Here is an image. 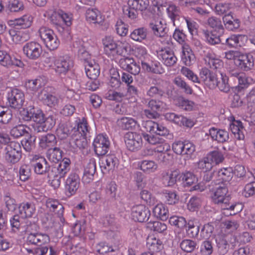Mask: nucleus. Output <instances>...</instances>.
Listing matches in <instances>:
<instances>
[{"mask_svg": "<svg viewBox=\"0 0 255 255\" xmlns=\"http://www.w3.org/2000/svg\"><path fill=\"white\" fill-rule=\"evenodd\" d=\"M149 7V0H128V7L123 9L126 15L134 19L137 17L139 12H143L147 10Z\"/></svg>", "mask_w": 255, "mask_h": 255, "instance_id": "nucleus-1", "label": "nucleus"}, {"mask_svg": "<svg viewBox=\"0 0 255 255\" xmlns=\"http://www.w3.org/2000/svg\"><path fill=\"white\" fill-rule=\"evenodd\" d=\"M39 33L46 46L50 50H54L58 47L59 41L52 30L42 27L39 29Z\"/></svg>", "mask_w": 255, "mask_h": 255, "instance_id": "nucleus-2", "label": "nucleus"}, {"mask_svg": "<svg viewBox=\"0 0 255 255\" xmlns=\"http://www.w3.org/2000/svg\"><path fill=\"white\" fill-rule=\"evenodd\" d=\"M39 115H37L38 117L35 118V125L34 126V130L37 132H46L51 129L55 125V119L52 116H49L47 118L41 111Z\"/></svg>", "mask_w": 255, "mask_h": 255, "instance_id": "nucleus-3", "label": "nucleus"}, {"mask_svg": "<svg viewBox=\"0 0 255 255\" xmlns=\"http://www.w3.org/2000/svg\"><path fill=\"white\" fill-rule=\"evenodd\" d=\"M6 98L8 106L15 110L21 109L24 102V93L16 88L10 89L7 92Z\"/></svg>", "mask_w": 255, "mask_h": 255, "instance_id": "nucleus-4", "label": "nucleus"}, {"mask_svg": "<svg viewBox=\"0 0 255 255\" xmlns=\"http://www.w3.org/2000/svg\"><path fill=\"white\" fill-rule=\"evenodd\" d=\"M20 149L18 142H10L5 148L4 158L6 161L12 164L17 163L21 157Z\"/></svg>", "mask_w": 255, "mask_h": 255, "instance_id": "nucleus-5", "label": "nucleus"}, {"mask_svg": "<svg viewBox=\"0 0 255 255\" xmlns=\"http://www.w3.org/2000/svg\"><path fill=\"white\" fill-rule=\"evenodd\" d=\"M127 148L131 151H136L142 145V135L135 132H127L124 136Z\"/></svg>", "mask_w": 255, "mask_h": 255, "instance_id": "nucleus-6", "label": "nucleus"}, {"mask_svg": "<svg viewBox=\"0 0 255 255\" xmlns=\"http://www.w3.org/2000/svg\"><path fill=\"white\" fill-rule=\"evenodd\" d=\"M30 161L34 172L37 174H45L50 170V166L43 156L34 155Z\"/></svg>", "mask_w": 255, "mask_h": 255, "instance_id": "nucleus-7", "label": "nucleus"}, {"mask_svg": "<svg viewBox=\"0 0 255 255\" xmlns=\"http://www.w3.org/2000/svg\"><path fill=\"white\" fill-rule=\"evenodd\" d=\"M110 141L108 138L103 134H99L93 142L94 151L98 156L105 155L110 149Z\"/></svg>", "mask_w": 255, "mask_h": 255, "instance_id": "nucleus-8", "label": "nucleus"}, {"mask_svg": "<svg viewBox=\"0 0 255 255\" xmlns=\"http://www.w3.org/2000/svg\"><path fill=\"white\" fill-rule=\"evenodd\" d=\"M80 184V179L76 173H72L65 182V194L68 197H71L76 194Z\"/></svg>", "mask_w": 255, "mask_h": 255, "instance_id": "nucleus-9", "label": "nucleus"}, {"mask_svg": "<svg viewBox=\"0 0 255 255\" xmlns=\"http://www.w3.org/2000/svg\"><path fill=\"white\" fill-rule=\"evenodd\" d=\"M131 216L135 221L145 222L150 216V211L143 205L134 206L131 209Z\"/></svg>", "mask_w": 255, "mask_h": 255, "instance_id": "nucleus-10", "label": "nucleus"}, {"mask_svg": "<svg viewBox=\"0 0 255 255\" xmlns=\"http://www.w3.org/2000/svg\"><path fill=\"white\" fill-rule=\"evenodd\" d=\"M23 51L27 58L31 60H36L40 57L42 48L38 43L29 42L24 45Z\"/></svg>", "mask_w": 255, "mask_h": 255, "instance_id": "nucleus-11", "label": "nucleus"}, {"mask_svg": "<svg viewBox=\"0 0 255 255\" xmlns=\"http://www.w3.org/2000/svg\"><path fill=\"white\" fill-rule=\"evenodd\" d=\"M119 63L121 68L134 75L138 74L140 71L139 65L132 58H122L119 60Z\"/></svg>", "mask_w": 255, "mask_h": 255, "instance_id": "nucleus-12", "label": "nucleus"}, {"mask_svg": "<svg viewBox=\"0 0 255 255\" xmlns=\"http://www.w3.org/2000/svg\"><path fill=\"white\" fill-rule=\"evenodd\" d=\"M233 176V170L231 168L221 169L216 173V179L212 182V184L216 185H227Z\"/></svg>", "mask_w": 255, "mask_h": 255, "instance_id": "nucleus-13", "label": "nucleus"}, {"mask_svg": "<svg viewBox=\"0 0 255 255\" xmlns=\"http://www.w3.org/2000/svg\"><path fill=\"white\" fill-rule=\"evenodd\" d=\"M26 242L28 244L41 247L49 243L50 238L46 234L29 233L27 237Z\"/></svg>", "mask_w": 255, "mask_h": 255, "instance_id": "nucleus-14", "label": "nucleus"}, {"mask_svg": "<svg viewBox=\"0 0 255 255\" xmlns=\"http://www.w3.org/2000/svg\"><path fill=\"white\" fill-rule=\"evenodd\" d=\"M235 64L243 71H248L254 66L253 56L250 54H240L235 60Z\"/></svg>", "mask_w": 255, "mask_h": 255, "instance_id": "nucleus-15", "label": "nucleus"}, {"mask_svg": "<svg viewBox=\"0 0 255 255\" xmlns=\"http://www.w3.org/2000/svg\"><path fill=\"white\" fill-rule=\"evenodd\" d=\"M218 186L215 189L211 190L213 192L211 195L212 201L217 204H220L221 202H223L225 200L226 202L227 198L229 196L227 194L228 192V190L226 186L218 185Z\"/></svg>", "mask_w": 255, "mask_h": 255, "instance_id": "nucleus-16", "label": "nucleus"}, {"mask_svg": "<svg viewBox=\"0 0 255 255\" xmlns=\"http://www.w3.org/2000/svg\"><path fill=\"white\" fill-rule=\"evenodd\" d=\"M119 164L118 158L115 154H108L103 158L101 167L103 172L105 170L106 172L114 171Z\"/></svg>", "mask_w": 255, "mask_h": 255, "instance_id": "nucleus-17", "label": "nucleus"}, {"mask_svg": "<svg viewBox=\"0 0 255 255\" xmlns=\"http://www.w3.org/2000/svg\"><path fill=\"white\" fill-rule=\"evenodd\" d=\"M165 118L180 126H185L187 127H192L193 126V123L190 120L187 119L181 115L173 113H166L165 115Z\"/></svg>", "mask_w": 255, "mask_h": 255, "instance_id": "nucleus-18", "label": "nucleus"}, {"mask_svg": "<svg viewBox=\"0 0 255 255\" xmlns=\"http://www.w3.org/2000/svg\"><path fill=\"white\" fill-rule=\"evenodd\" d=\"M159 56L161 57L163 63L167 66H173L177 61L173 51L169 48L161 49Z\"/></svg>", "mask_w": 255, "mask_h": 255, "instance_id": "nucleus-19", "label": "nucleus"}, {"mask_svg": "<svg viewBox=\"0 0 255 255\" xmlns=\"http://www.w3.org/2000/svg\"><path fill=\"white\" fill-rule=\"evenodd\" d=\"M203 34L206 41L211 45H215L221 42V37L223 34L222 30L217 31L213 30L209 31L208 30H203Z\"/></svg>", "mask_w": 255, "mask_h": 255, "instance_id": "nucleus-20", "label": "nucleus"}, {"mask_svg": "<svg viewBox=\"0 0 255 255\" xmlns=\"http://www.w3.org/2000/svg\"><path fill=\"white\" fill-rule=\"evenodd\" d=\"M96 171V165L95 160L93 158L91 159L85 167L82 178L83 181L86 183H90L93 180Z\"/></svg>", "mask_w": 255, "mask_h": 255, "instance_id": "nucleus-21", "label": "nucleus"}, {"mask_svg": "<svg viewBox=\"0 0 255 255\" xmlns=\"http://www.w3.org/2000/svg\"><path fill=\"white\" fill-rule=\"evenodd\" d=\"M215 241L217 244V252L219 255H226L230 251L233 250L231 245L222 236H217Z\"/></svg>", "mask_w": 255, "mask_h": 255, "instance_id": "nucleus-22", "label": "nucleus"}, {"mask_svg": "<svg viewBox=\"0 0 255 255\" xmlns=\"http://www.w3.org/2000/svg\"><path fill=\"white\" fill-rule=\"evenodd\" d=\"M38 99L50 107L55 106L58 103L57 98L49 93L45 89H43L38 95Z\"/></svg>", "mask_w": 255, "mask_h": 255, "instance_id": "nucleus-23", "label": "nucleus"}, {"mask_svg": "<svg viewBox=\"0 0 255 255\" xmlns=\"http://www.w3.org/2000/svg\"><path fill=\"white\" fill-rule=\"evenodd\" d=\"M181 60L187 66L192 65L195 62V55L188 45H184L182 47Z\"/></svg>", "mask_w": 255, "mask_h": 255, "instance_id": "nucleus-24", "label": "nucleus"}, {"mask_svg": "<svg viewBox=\"0 0 255 255\" xmlns=\"http://www.w3.org/2000/svg\"><path fill=\"white\" fill-rule=\"evenodd\" d=\"M209 134L212 139L218 142L223 143L229 138L228 132L223 129L212 128L209 130Z\"/></svg>", "mask_w": 255, "mask_h": 255, "instance_id": "nucleus-25", "label": "nucleus"}, {"mask_svg": "<svg viewBox=\"0 0 255 255\" xmlns=\"http://www.w3.org/2000/svg\"><path fill=\"white\" fill-rule=\"evenodd\" d=\"M55 69L59 74H66L69 70L72 64L69 59L61 57L55 62Z\"/></svg>", "mask_w": 255, "mask_h": 255, "instance_id": "nucleus-26", "label": "nucleus"}, {"mask_svg": "<svg viewBox=\"0 0 255 255\" xmlns=\"http://www.w3.org/2000/svg\"><path fill=\"white\" fill-rule=\"evenodd\" d=\"M85 71L87 77L91 80H97L100 75L99 65L94 62H88V64L85 65Z\"/></svg>", "mask_w": 255, "mask_h": 255, "instance_id": "nucleus-27", "label": "nucleus"}, {"mask_svg": "<svg viewBox=\"0 0 255 255\" xmlns=\"http://www.w3.org/2000/svg\"><path fill=\"white\" fill-rule=\"evenodd\" d=\"M19 212L22 218L31 217L34 213L35 208L32 203H22L18 207Z\"/></svg>", "mask_w": 255, "mask_h": 255, "instance_id": "nucleus-28", "label": "nucleus"}, {"mask_svg": "<svg viewBox=\"0 0 255 255\" xmlns=\"http://www.w3.org/2000/svg\"><path fill=\"white\" fill-rule=\"evenodd\" d=\"M40 112L41 110H37L36 112L33 108L31 107L26 109L22 108L20 111V119L26 122L30 121L31 119H33L35 122V119L37 118L35 117H38L37 115H39Z\"/></svg>", "mask_w": 255, "mask_h": 255, "instance_id": "nucleus-29", "label": "nucleus"}, {"mask_svg": "<svg viewBox=\"0 0 255 255\" xmlns=\"http://www.w3.org/2000/svg\"><path fill=\"white\" fill-rule=\"evenodd\" d=\"M225 26L229 30H234L238 29L240 25L239 19L235 18L230 13L226 14L223 17Z\"/></svg>", "mask_w": 255, "mask_h": 255, "instance_id": "nucleus-30", "label": "nucleus"}, {"mask_svg": "<svg viewBox=\"0 0 255 255\" xmlns=\"http://www.w3.org/2000/svg\"><path fill=\"white\" fill-rule=\"evenodd\" d=\"M246 37L242 35H232L226 39V44L230 48L241 47L244 44V39Z\"/></svg>", "mask_w": 255, "mask_h": 255, "instance_id": "nucleus-31", "label": "nucleus"}, {"mask_svg": "<svg viewBox=\"0 0 255 255\" xmlns=\"http://www.w3.org/2000/svg\"><path fill=\"white\" fill-rule=\"evenodd\" d=\"M153 215L162 221L166 220L169 216L168 209L162 204H157L152 209Z\"/></svg>", "mask_w": 255, "mask_h": 255, "instance_id": "nucleus-32", "label": "nucleus"}, {"mask_svg": "<svg viewBox=\"0 0 255 255\" xmlns=\"http://www.w3.org/2000/svg\"><path fill=\"white\" fill-rule=\"evenodd\" d=\"M57 143L56 136L52 133L42 136L40 139L39 146L43 149L53 146Z\"/></svg>", "mask_w": 255, "mask_h": 255, "instance_id": "nucleus-33", "label": "nucleus"}, {"mask_svg": "<svg viewBox=\"0 0 255 255\" xmlns=\"http://www.w3.org/2000/svg\"><path fill=\"white\" fill-rule=\"evenodd\" d=\"M103 43L104 46L105 51L106 52L117 49V53L118 54H122L123 53V52H120V49L121 48L120 46L118 45L111 36H106L103 39Z\"/></svg>", "mask_w": 255, "mask_h": 255, "instance_id": "nucleus-34", "label": "nucleus"}, {"mask_svg": "<svg viewBox=\"0 0 255 255\" xmlns=\"http://www.w3.org/2000/svg\"><path fill=\"white\" fill-rule=\"evenodd\" d=\"M70 163V160L67 158H64L60 161L57 168V174L60 178H64L69 172Z\"/></svg>", "mask_w": 255, "mask_h": 255, "instance_id": "nucleus-35", "label": "nucleus"}, {"mask_svg": "<svg viewBox=\"0 0 255 255\" xmlns=\"http://www.w3.org/2000/svg\"><path fill=\"white\" fill-rule=\"evenodd\" d=\"M12 24L14 26H20V28H27L29 27L32 22V17L28 15H23L22 17L15 18L12 21Z\"/></svg>", "mask_w": 255, "mask_h": 255, "instance_id": "nucleus-36", "label": "nucleus"}, {"mask_svg": "<svg viewBox=\"0 0 255 255\" xmlns=\"http://www.w3.org/2000/svg\"><path fill=\"white\" fill-rule=\"evenodd\" d=\"M243 128L242 122L238 121H235L230 126L231 130L235 135V137L239 140L243 139L245 137L242 131Z\"/></svg>", "mask_w": 255, "mask_h": 255, "instance_id": "nucleus-37", "label": "nucleus"}, {"mask_svg": "<svg viewBox=\"0 0 255 255\" xmlns=\"http://www.w3.org/2000/svg\"><path fill=\"white\" fill-rule=\"evenodd\" d=\"M204 60L206 64L214 70L220 69L223 66L222 60L215 58L211 54H207L204 58Z\"/></svg>", "mask_w": 255, "mask_h": 255, "instance_id": "nucleus-38", "label": "nucleus"}, {"mask_svg": "<svg viewBox=\"0 0 255 255\" xmlns=\"http://www.w3.org/2000/svg\"><path fill=\"white\" fill-rule=\"evenodd\" d=\"M35 140L36 136L28 133L21 140V143L26 151L30 152L35 147Z\"/></svg>", "mask_w": 255, "mask_h": 255, "instance_id": "nucleus-39", "label": "nucleus"}, {"mask_svg": "<svg viewBox=\"0 0 255 255\" xmlns=\"http://www.w3.org/2000/svg\"><path fill=\"white\" fill-rule=\"evenodd\" d=\"M46 154L49 160L55 163L62 158V151L58 147L50 148L48 149Z\"/></svg>", "mask_w": 255, "mask_h": 255, "instance_id": "nucleus-40", "label": "nucleus"}, {"mask_svg": "<svg viewBox=\"0 0 255 255\" xmlns=\"http://www.w3.org/2000/svg\"><path fill=\"white\" fill-rule=\"evenodd\" d=\"M118 124L122 129L129 130L136 126L137 122L131 118L123 117L118 120Z\"/></svg>", "mask_w": 255, "mask_h": 255, "instance_id": "nucleus-41", "label": "nucleus"}, {"mask_svg": "<svg viewBox=\"0 0 255 255\" xmlns=\"http://www.w3.org/2000/svg\"><path fill=\"white\" fill-rule=\"evenodd\" d=\"M147 30L144 27H140L134 29L130 35V38L133 40L141 42L146 38Z\"/></svg>", "mask_w": 255, "mask_h": 255, "instance_id": "nucleus-42", "label": "nucleus"}, {"mask_svg": "<svg viewBox=\"0 0 255 255\" xmlns=\"http://www.w3.org/2000/svg\"><path fill=\"white\" fill-rule=\"evenodd\" d=\"M73 149L75 152H77L78 149H83L87 146V141L86 136L83 135L79 136V137L72 139Z\"/></svg>", "mask_w": 255, "mask_h": 255, "instance_id": "nucleus-43", "label": "nucleus"}, {"mask_svg": "<svg viewBox=\"0 0 255 255\" xmlns=\"http://www.w3.org/2000/svg\"><path fill=\"white\" fill-rule=\"evenodd\" d=\"M214 230L213 223L205 224L201 228L200 236L202 239H209Z\"/></svg>", "mask_w": 255, "mask_h": 255, "instance_id": "nucleus-44", "label": "nucleus"}, {"mask_svg": "<svg viewBox=\"0 0 255 255\" xmlns=\"http://www.w3.org/2000/svg\"><path fill=\"white\" fill-rule=\"evenodd\" d=\"M71 128L67 124L63 123L59 125L56 129L57 136L61 139L66 138L70 134Z\"/></svg>", "mask_w": 255, "mask_h": 255, "instance_id": "nucleus-45", "label": "nucleus"}, {"mask_svg": "<svg viewBox=\"0 0 255 255\" xmlns=\"http://www.w3.org/2000/svg\"><path fill=\"white\" fill-rule=\"evenodd\" d=\"M206 157H207V159L209 160L212 164H213V163L218 164L222 162L224 159L222 153L217 150L210 152L207 155Z\"/></svg>", "mask_w": 255, "mask_h": 255, "instance_id": "nucleus-46", "label": "nucleus"}, {"mask_svg": "<svg viewBox=\"0 0 255 255\" xmlns=\"http://www.w3.org/2000/svg\"><path fill=\"white\" fill-rule=\"evenodd\" d=\"M141 199L148 205L153 206L157 202L156 198L146 190H143L140 193Z\"/></svg>", "mask_w": 255, "mask_h": 255, "instance_id": "nucleus-47", "label": "nucleus"}, {"mask_svg": "<svg viewBox=\"0 0 255 255\" xmlns=\"http://www.w3.org/2000/svg\"><path fill=\"white\" fill-rule=\"evenodd\" d=\"M181 178L184 186H189L197 181L196 176L193 173L189 171L182 173L180 174L179 179Z\"/></svg>", "mask_w": 255, "mask_h": 255, "instance_id": "nucleus-48", "label": "nucleus"}, {"mask_svg": "<svg viewBox=\"0 0 255 255\" xmlns=\"http://www.w3.org/2000/svg\"><path fill=\"white\" fill-rule=\"evenodd\" d=\"M181 249L185 252L192 253L197 246V243L195 241L189 239L183 240L180 244Z\"/></svg>", "mask_w": 255, "mask_h": 255, "instance_id": "nucleus-49", "label": "nucleus"}, {"mask_svg": "<svg viewBox=\"0 0 255 255\" xmlns=\"http://www.w3.org/2000/svg\"><path fill=\"white\" fill-rule=\"evenodd\" d=\"M26 128V127L23 125L16 126L10 130V135L15 138L25 136L28 133Z\"/></svg>", "mask_w": 255, "mask_h": 255, "instance_id": "nucleus-50", "label": "nucleus"}, {"mask_svg": "<svg viewBox=\"0 0 255 255\" xmlns=\"http://www.w3.org/2000/svg\"><path fill=\"white\" fill-rule=\"evenodd\" d=\"M148 108L155 112L161 111L165 106V104L161 100L150 99L147 105Z\"/></svg>", "mask_w": 255, "mask_h": 255, "instance_id": "nucleus-51", "label": "nucleus"}, {"mask_svg": "<svg viewBox=\"0 0 255 255\" xmlns=\"http://www.w3.org/2000/svg\"><path fill=\"white\" fill-rule=\"evenodd\" d=\"M157 168V164L152 160H143L140 164V169L148 173L155 171Z\"/></svg>", "mask_w": 255, "mask_h": 255, "instance_id": "nucleus-52", "label": "nucleus"}, {"mask_svg": "<svg viewBox=\"0 0 255 255\" xmlns=\"http://www.w3.org/2000/svg\"><path fill=\"white\" fill-rule=\"evenodd\" d=\"M173 83L183 91L187 94H191L193 90L191 87L181 77H176L173 80Z\"/></svg>", "mask_w": 255, "mask_h": 255, "instance_id": "nucleus-53", "label": "nucleus"}, {"mask_svg": "<svg viewBox=\"0 0 255 255\" xmlns=\"http://www.w3.org/2000/svg\"><path fill=\"white\" fill-rule=\"evenodd\" d=\"M165 202L169 205H174L179 201V197L175 192L165 191L163 192Z\"/></svg>", "mask_w": 255, "mask_h": 255, "instance_id": "nucleus-54", "label": "nucleus"}, {"mask_svg": "<svg viewBox=\"0 0 255 255\" xmlns=\"http://www.w3.org/2000/svg\"><path fill=\"white\" fill-rule=\"evenodd\" d=\"M219 79L217 86L219 90L225 93L229 92L230 90V86L228 83V78L226 76H223L222 74H221Z\"/></svg>", "mask_w": 255, "mask_h": 255, "instance_id": "nucleus-55", "label": "nucleus"}, {"mask_svg": "<svg viewBox=\"0 0 255 255\" xmlns=\"http://www.w3.org/2000/svg\"><path fill=\"white\" fill-rule=\"evenodd\" d=\"M47 208H49L51 211L57 213L60 211L64 210L63 205L56 200L49 199L46 203Z\"/></svg>", "mask_w": 255, "mask_h": 255, "instance_id": "nucleus-56", "label": "nucleus"}, {"mask_svg": "<svg viewBox=\"0 0 255 255\" xmlns=\"http://www.w3.org/2000/svg\"><path fill=\"white\" fill-rule=\"evenodd\" d=\"M200 252L203 255H211L213 252L212 242L208 239L203 241L201 246Z\"/></svg>", "mask_w": 255, "mask_h": 255, "instance_id": "nucleus-57", "label": "nucleus"}, {"mask_svg": "<svg viewBox=\"0 0 255 255\" xmlns=\"http://www.w3.org/2000/svg\"><path fill=\"white\" fill-rule=\"evenodd\" d=\"M146 245L149 250L153 252H158L161 247L160 241L155 238H148Z\"/></svg>", "mask_w": 255, "mask_h": 255, "instance_id": "nucleus-58", "label": "nucleus"}, {"mask_svg": "<svg viewBox=\"0 0 255 255\" xmlns=\"http://www.w3.org/2000/svg\"><path fill=\"white\" fill-rule=\"evenodd\" d=\"M169 222L171 225L176 226L179 228H183L187 224L185 219L184 217L179 216H172L170 217Z\"/></svg>", "mask_w": 255, "mask_h": 255, "instance_id": "nucleus-59", "label": "nucleus"}, {"mask_svg": "<svg viewBox=\"0 0 255 255\" xmlns=\"http://www.w3.org/2000/svg\"><path fill=\"white\" fill-rule=\"evenodd\" d=\"M19 178L21 181H25L29 179L31 175V169L26 164L22 165L19 171Z\"/></svg>", "mask_w": 255, "mask_h": 255, "instance_id": "nucleus-60", "label": "nucleus"}, {"mask_svg": "<svg viewBox=\"0 0 255 255\" xmlns=\"http://www.w3.org/2000/svg\"><path fill=\"white\" fill-rule=\"evenodd\" d=\"M164 94V91L156 86L150 87L146 92V96L151 99L156 96L162 97Z\"/></svg>", "mask_w": 255, "mask_h": 255, "instance_id": "nucleus-61", "label": "nucleus"}, {"mask_svg": "<svg viewBox=\"0 0 255 255\" xmlns=\"http://www.w3.org/2000/svg\"><path fill=\"white\" fill-rule=\"evenodd\" d=\"M207 158V157L206 156L197 163L198 168L203 172L210 171L213 167V164Z\"/></svg>", "mask_w": 255, "mask_h": 255, "instance_id": "nucleus-62", "label": "nucleus"}, {"mask_svg": "<svg viewBox=\"0 0 255 255\" xmlns=\"http://www.w3.org/2000/svg\"><path fill=\"white\" fill-rule=\"evenodd\" d=\"M7 8L11 12H18L22 10L24 6L22 2L19 0H10Z\"/></svg>", "mask_w": 255, "mask_h": 255, "instance_id": "nucleus-63", "label": "nucleus"}, {"mask_svg": "<svg viewBox=\"0 0 255 255\" xmlns=\"http://www.w3.org/2000/svg\"><path fill=\"white\" fill-rule=\"evenodd\" d=\"M181 72L183 75L193 82L198 83H200L199 78L189 68L183 67L181 70Z\"/></svg>", "mask_w": 255, "mask_h": 255, "instance_id": "nucleus-64", "label": "nucleus"}]
</instances>
